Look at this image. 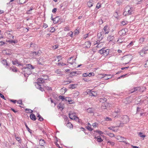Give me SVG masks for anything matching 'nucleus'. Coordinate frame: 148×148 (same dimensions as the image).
I'll use <instances>...</instances> for the list:
<instances>
[{"label":"nucleus","instance_id":"aec40b11","mask_svg":"<svg viewBox=\"0 0 148 148\" xmlns=\"http://www.w3.org/2000/svg\"><path fill=\"white\" fill-rule=\"evenodd\" d=\"M117 138L118 139L120 140V142H124L125 141V138L123 137L119 136L117 137Z\"/></svg>","mask_w":148,"mask_h":148},{"label":"nucleus","instance_id":"a211bd4d","mask_svg":"<svg viewBox=\"0 0 148 148\" xmlns=\"http://www.w3.org/2000/svg\"><path fill=\"white\" fill-rule=\"evenodd\" d=\"M30 117L31 119L33 120H36V117L35 115L34 114H31L30 116Z\"/></svg>","mask_w":148,"mask_h":148},{"label":"nucleus","instance_id":"72a5a7b5","mask_svg":"<svg viewBox=\"0 0 148 148\" xmlns=\"http://www.w3.org/2000/svg\"><path fill=\"white\" fill-rule=\"evenodd\" d=\"M64 101H68L69 102H70L71 101V98L68 97H65Z\"/></svg>","mask_w":148,"mask_h":148},{"label":"nucleus","instance_id":"13d9d810","mask_svg":"<svg viewBox=\"0 0 148 148\" xmlns=\"http://www.w3.org/2000/svg\"><path fill=\"white\" fill-rule=\"evenodd\" d=\"M97 125H98V123H93L92 124V126L94 127H97Z\"/></svg>","mask_w":148,"mask_h":148},{"label":"nucleus","instance_id":"864d4df0","mask_svg":"<svg viewBox=\"0 0 148 148\" xmlns=\"http://www.w3.org/2000/svg\"><path fill=\"white\" fill-rule=\"evenodd\" d=\"M127 23V21H123L121 22V24L123 25H126Z\"/></svg>","mask_w":148,"mask_h":148},{"label":"nucleus","instance_id":"f704fd0d","mask_svg":"<svg viewBox=\"0 0 148 148\" xmlns=\"http://www.w3.org/2000/svg\"><path fill=\"white\" fill-rule=\"evenodd\" d=\"M114 127H109L108 128V129L109 130H111L114 132H116L117 131V130L114 129Z\"/></svg>","mask_w":148,"mask_h":148},{"label":"nucleus","instance_id":"c9c22d12","mask_svg":"<svg viewBox=\"0 0 148 148\" xmlns=\"http://www.w3.org/2000/svg\"><path fill=\"white\" fill-rule=\"evenodd\" d=\"M71 82V81L69 80L64 81L63 82V84L64 85H66L70 84Z\"/></svg>","mask_w":148,"mask_h":148},{"label":"nucleus","instance_id":"69168bd1","mask_svg":"<svg viewBox=\"0 0 148 148\" xmlns=\"http://www.w3.org/2000/svg\"><path fill=\"white\" fill-rule=\"evenodd\" d=\"M145 88H140V89L139 90H138V91L140 92H142L144 90H145Z\"/></svg>","mask_w":148,"mask_h":148},{"label":"nucleus","instance_id":"f3484780","mask_svg":"<svg viewBox=\"0 0 148 148\" xmlns=\"http://www.w3.org/2000/svg\"><path fill=\"white\" fill-rule=\"evenodd\" d=\"M93 1L92 0H90L87 2V5L89 7H90L92 6Z\"/></svg>","mask_w":148,"mask_h":148},{"label":"nucleus","instance_id":"5701e85b","mask_svg":"<svg viewBox=\"0 0 148 148\" xmlns=\"http://www.w3.org/2000/svg\"><path fill=\"white\" fill-rule=\"evenodd\" d=\"M144 51L143 49L139 53L140 55L142 57H143L145 56L144 53Z\"/></svg>","mask_w":148,"mask_h":148},{"label":"nucleus","instance_id":"09e8293b","mask_svg":"<svg viewBox=\"0 0 148 148\" xmlns=\"http://www.w3.org/2000/svg\"><path fill=\"white\" fill-rule=\"evenodd\" d=\"M25 111L27 112H29V113H32L33 112L32 110L29 109H26Z\"/></svg>","mask_w":148,"mask_h":148},{"label":"nucleus","instance_id":"6e6552de","mask_svg":"<svg viewBox=\"0 0 148 148\" xmlns=\"http://www.w3.org/2000/svg\"><path fill=\"white\" fill-rule=\"evenodd\" d=\"M35 86L37 88L39 89L41 91H43L44 89L41 87V85L38 83H36Z\"/></svg>","mask_w":148,"mask_h":148},{"label":"nucleus","instance_id":"5fc2aeb1","mask_svg":"<svg viewBox=\"0 0 148 148\" xmlns=\"http://www.w3.org/2000/svg\"><path fill=\"white\" fill-rule=\"evenodd\" d=\"M77 73V72H71L70 73V74L72 75L73 76H75Z\"/></svg>","mask_w":148,"mask_h":148},{"label":"nucleus","instance_id":"603ef678","mask_svg":"<svg viewBox=\"0 0 148 148\" xmlns=\"http://www.w3.org/2000/svg\"><path fill=\"white\" fill-rule=\"evenodd\" d=\"M108 135L110 137H112L114 136V134L111 133H108Z\"/></svg>","mask_w":148,"mask_h":148},{"label":"nucleus","instance_id":"473e14b6","mask_svg":"<svg viewBox=\"0 0 148 148\" xmlns=\"http://www.w3.org/2000/svg\"><path fill=\"white\" fill-rule=\"evenodd\" d=\"M123 0H116V2L117 4L120 5L123 2Z\"/></svg>","mask_w":148,"mask_h":148},{"label":"nucleus","instance_id":"dca6fc26","mask_svg":"<svg viewBox=\"0 0 148 148\" xmlns=\"http://www.w3.org/2000/svg\"><path fill=\"white\" fill-rule=\"evenodd\" d=\"M69 117L72 119H73L75 117V114L72 113H69Z\"/></svg>","mask_w":148,"mask_h":148},{"label":"nucleus","instance_id":"ddd939ff","mask_svg":"<svg viewBox=\"0 0 148 148\" xmlns=\"http://www.w3.org/2000/svg\"><path fill=\"white\" fill-rule=\"evenodd\" d=\"M103 55L106 56H107L109 53V49H106L105 48H104L103 50Z\"/></svg>","mask_w":148,"mask_h":148},{"label":"nucleus","instance_id":"a19ab883","mask_svg":"<svg viewBox=\"0 0 148 148\" xmlns=\"http://www.w3.org/2000/svg\"><path fill=\"white\" fill-rule=\"evenodd\" d=\"M41 53V51L40 50L37 53L36 52L34 51L33 53L34 54V55L35 54V55H38L39 56V54H40Z\"/></svg>","mask_w":148,"mask_h":148},{"label":"nucleus","instance_id":"ea45409f","mask_svg":"<svg viewBox=\"0 0 148 148\" xmlns=\"http://www.w3.org/2000/svg\"><path fill=\"white\" fill-rule=\"evenodd\" d=\"M26 67L27 68L29 69H30V70H31V69H34V68H33L32 66L29 64H27L26 66Z\"/></svg>","mask_w":148,"mask_h":148},{"label":"nucleus","instance_id":"7c9ffc66","mask_svg":"<svg viewBox=\"0 0 148 148\" xmlns=\"http://www.w3.org/2000/svg\"><path fill=\"white\" fill-rule=\"evenodd\" d=\"M37 117L38 118V120L40 121H42L43 120V119L41 117V116L39 114H38Z\"/></svg>","mask_w":148,"mask_h":148},{"label":"nucleus","instance_id":"c756f323","mask_svg":"<svg viewBox=\"0 0 148 148\" xmlns=\"http://www.w3.org/2000/svg\"><path fill=\"white\" fill-rule=\"evenodd\" d=\"M96 138V137H95ZM97 141L99 142H101L103 141V140L99 136H98L97 137Z\"/></svg>","mask_w":148,"mask_h":148},{"label":"nucleus","instance_id":"9b49d317","mask_svg":"<svg viewBox=\"0 0 148 148\" xmlns=\"http://www.w3.org/2000/svg\"><path fill=\"white\" fill-rule=\"evenodd\" d=\"M73 58V57H71L68 60V62L69 63L71 64H73L74 63L76 60V59H75L72 60V61H71V59Z\"/></svg>","mask_w":148,"mask_h":148},{"label":"nucleus","instance_id":"c85d7f7f","mask_svg":"<svg viewBox=\"0 0 148 148\" xmlns=\"http://www.w3.org/2000/svg\"><path fill=\"white\" fill-rule=\"evenodd\" d=\"M2 63L4 65L6 64V66H8L9 65L7 62L6 60H3L1 61Z\"/></svg>","mask_w":148,"mask_h":148},{"label":"nucleus","instance_id":"0e129e2a","mask_svg":"<svg viewBox=\"0 0 148 148\" xmlns=\"http://www.w3.org/2000/svg\"><path fill=\"white\" fill-rule=\"evenodd\" d=\"M58 107L59 108H62V109L64 108L63 106L60 103L58 104Z\"/></svg>","mask_w":148,"mask_h":148},{"label":"nucleus","instance_id":"3c124183","mask_svg":"<svg viewBox=\"0 0 148 148\" xmlns=\"http://www.w3.org/2000/svg\"><path fill=\"white\" fill-rule=\"evenodd\" d=\"M103 50H104V48H103L100 50H99V53L101 54H103L104 52L103 51Z\"/></svg>","mask_w":148,"mask_h":148},{"label":"nucleus","instance_id":"423d86ee","mask_svg":"<svg viewBox=\"0 0 148 148\" xmlns=\"http://www.w3.org/2000/svg\"><path fill=\"white\" fill-rule=\"evenodd\" d=\"M124 124L125 123H124L122 122V121H117L116 122V124L117 125V127H123Z\"/></svg>","mask_w":148,"mask_h":148},{"label":"nucleus","instance_id":"8fccbe9b","mask_svg":"<svg viewBox=\"0 0 148 148\" xmlns=\"http://www.w3.org/2000/svg\"><path fill=\"white\" fill-rule=\"evenodd\" d=\"M86 128L87 129H88V130L90 131H92V130H93V129H92L91 127H90L89 126H87L86 127Z\"/></svg>","mask_w":148,"mask_h":148},{"label":"nucleus","instance_id":"f257e3e1","mask_svg":"<svg viewBox=\"0 0 148 148\" xmlns=\"http://www.w3.org/2000/svg\"><path fill=\"white\" fill-rule=\"evenodd\" d=\"M134 9L133 7L127 5L125 8V11L123 14L125 15L131 14L134 13Z\"/></svg>","mask_w":148,"mask_h":148},{"label":"nucleus","instance_id":"e2e57ef3","mask_svg":"<svg viewBox=\"0 0 148 148\" xmlns=\"http://www.w3.org/2000/svg\"><path fill=\"white\" fill-rule=\"evenodd\" d=\"M79 33V31L78 30L76 29L75 31L74 34L76 35Z\"/></svg>","mask_w":148,"mask_h":148},{"label":"nucleus","instance_id":"c03bdc74","mask_svg":"<svg viewBox=\"0 0 148 148\" xmlns=\"http://www.w3.org/2000/svg\"><path fill=\"white\" fill-rule=\"evenodd\" d=\"M105 120L106 121H111L112 120L111 119L108 117H106V118H105Z\"/></svg>","mask_w":148,"mask_h":148},{"label":"nucleus","instance_id":"cd10ccee","mask_svg":"<svg viewBox=\"0 0 148 148\" xmlns=\"http://www.w3.org/2000/svg\"><path fill=\"white\" fill-rule=\"evenodd\" d=\"M53 22L55 23H57L58 22V17H56L53 18Z\"/></svg>","mask_w":148,"mask_h":148},{"label":"nucleus","instance_id":"774afa93","mask_svg":"<svg viewBox=\"0 0 148 148\" xmlns=\"http://www.w3.org/2000/svg\"><path fill=\"white\" fill-rule=\"evenodd\" d=\"M144 41V38H141L139 39V41L140 43L143 42Z\"/></svg>","mask_w":148,"mask_h":148},{"label":"nucleus","instance_id":"6e6d98bb","mask_svg":"<svg viewBox=\"0 0 148 148\" xmlns=\"http://www.w3.org/2000/svg\"><path fill=\"white\" fill-rule=\"evenodd\" d=\"M58 60V62H59L60 60H61V56H58L57 57V59H56Z\"/></svg>","mask_w":148,"mask_h":148},{"label":"nucleus","instance_id":"f03ea898","mask_svg":"<svg viewBox=\"0 0 148 148\" xmlns=\"http://www.w3.org/2000/svg\"><path fill=\"white\" fill-rule=\"evenodd\" d=\"M122 60L124 64H126L128 63L132 60V56L131 55H126L122 58Z\"/></svg>","mask_w":148,"mask_h":148},{"label":"nucleus","instance_id":"a878e982","mask_svg":"<svg viewBox=\"0 0 148 148\" xmlns=\"http://www.w3.org/2000/svg\"><path fill=\"white\" fill-rule=\"evenodd\" d=\"M41 77H42V79L44 81L45 80L47 79L48 78V76L47 75H42V76H41Z\"/></svg>","mask_w":148,"mask_h":148},{"label":"nucleus","instance_id":"37998d69","mask_svg":"<svg viewBox=\"0 0 148 148\" xmlns=\"http://www.w3.org/2000/svg\"><path fill=\"white\" fill-rule=\"evenodd\" d=\"M19 3L22 4L25 2L26 0H19Z\"/></svg>","mask_w":148,"mask_h":148},{"label":"nucleus","instance_id":"4c0bfd02","mask_svg":"<svg viewBox=\"0 0 148 148\" xmlns=\"http://www.w3.org/2000/svg\"><path fill=\"white\" fill-rule=\"evenodd\" d=\"M9 42L11 44H13V43L16 44L17 42V40H10Z\"/></svg>","mask_w":148,"mask_h":148},{"label":"nucleus","instance_id":"39448f33","mask_svg":"<svg viewBox=\"0 0 148 148\" xmlns=\"http://www.w3.org/2000/svg\"><path fill=\"white\" fill-rule=\"evenodd\" d=\"M121 118L123 120L122 122L124 123L125 124L127 123L129 121V118L127 115L123 116Z\"/></svg>","mask_w":148,"mask_h":148},{"label":"nucleus","instance_id":"6ab92c4d","mask_svg":"<svg viewBox=\"0 0 148 148\" xmlns=\"http://www.w3.org/2000/svg\"><path fill=\"white\" fill-rule=\"evenodd\" d=\"M89 95L91 96L96 97L97 95V93L94 91H92L91 93L89 94Z\"/></svg>","mask_w":148,"mask_h":148},{"label":"nucleus","instance_id":"e433bc0d","mask_svg":"<svg viewBox=\"0 0 148 148\" xmlns=\"http://www.w3.org/2000/svg\"><path fill=\"white\" fill-rule=\"evenodd\" d=\"M75 86L76 85L75 84H71L69 85V88L71 89H73L75 87Z\"/></svg>","mask_w":148,"mask_h":148},{"label":"nucleus","instance_id":"2eb2a0df","mask_svg":"<svg viewBox=\"0 0 148 148\" xmlns=\"http://www.w3.org/2000/svg\"><path fill=\"white\" fill-rule=\"evenodd\" d=\"M44 82V81L42 79V77L41 78H38L37 79V82L36 83H38L39 84L40 83L42 84Z\"/></svg>","mask_w":148,"mask_h":148},{"label":"nucleus","instance_id":"680f3d73","mask_svg":"<svg viewBox=\"0 0 148 148\" xmlns=\"http://www.w3.org/2000/svg\"><path fill=\"white\" fill-rule=\"evenodd\" d=\"M91 90L89 89L87 90L86 91L87 94H88L89 95V94L91 93Z\"/></svg>","mask_w":148,"mask_h":148},{"label":"nucleus","instance_id":"412c9836","mask_svg":"<svg viewBox=\"0 0 148 148\" xmlns=\"http://www.w3.org/2000/svg\"><path fill=\"white\" fill-rule=\"evenodd\" d=\"M38 63L39 64L43 65L44 64V61H42V58H40L38 61Z\"/></svg>","mask_w":148,"mask_h":148},{"label":"nucleus","instance_id":"bb28decb","mask_svg":"<svg viewBox=\"0 0 148 148\" xmlns=\"http://www.w3.org/2000/svg\"><path fill=\"white\" fill-rule=\"evenodd\" d=\"M140 88L139 87H135L134 88V90L133 91H132L131 92V93L136 92V91H138V90H140Z\"/></svg>","mask_w":148,"mask_h":148},{"label":"nucleus","instance_id":"49530a36","mask_svg":"<svg viewBox=\"0 0 148 148\" xmlns=\"http://www.w3.org/2000/svg\"><path fill=\"white\" fill-rule=\"evenodd\" d=\"M12 64L14 65H16V64H20L18 63V61L17 60H15L14 61H12Z\"/></svg>","mask_w":148,"mask_h":148},{"label":"nucleus","instance_id":"338daca9","mask_svg":"<svg viewBox=\"0 0 148 148\" xmlns=\"http://www.w3.org/2000/svg\"><path fill=\"white\" fill-rule=\"evenodd\" d=\"M144 51H148V47H145L142 49Z\"/></svg>","mask_w":148,"mask_h":148},{"label":"nucleus","instance_id":"de8ad7c7","mask_svg":"<svg viewBox=\"0 0 148 148\" xmlns=\"http://www.w3.org/2000/svg\"><path fill=\"white\" fill-rule=\"evenodd\" d=\"M59 98L60 99H62L63 101H64L65 98L64 96H59Z\"/></svg>","mask_w":148,"mask_h":148},{"label":"nucleus","instance_id":"79ce46f5","mask_svg":"<svg viewBox=\"0 0 148 148\" xmlns=\"http://www.w3.org/2000/svg\"><path fill=\"white\" fill-rule=\"evenodd\" d=\"M67 126L68 127H69L70 128H71L73 127L72 125L70 123H68L67 124Z\"/></svg>","mask_w":148,"mask_h":148},{"label":"nucleus","instance_id":"bf43d9fd","mask_svg":"<svg viewBox=\"0 0 148 148\" xmlns=\"http://www.w3.org/2000/svg\"><path fill=\"white\" fill-rule=\"evenodd\" d=\"M95 132L98 133L100 135L103 134V132H101V131H99V130H97L95 131Z\"/></svg>","mask_w":148,"mask_h":148},{"label":"nucleus","instance_id":"20e7f679","mask_svg":"<svg viewBox=\"0 0 148 148\" xmlns=\"http://www.w3.org/2000/svg\"><path fill=\"white\" fill-rule=\"evenodd\" d=\"M104 34H108L109 32V28L107 26H105L103 28L102 31Z\"/></svg>","mask_w":148,"mask_h":148},{"label":"nucleus","instance_id":"393cba45","mask_svg":"<svg viewBox=\"0 0 148 148\" xmlns=\"http://www.w3.org/2000/svg\"><path fill=\"white\" fill-rule=\"evenodd\" d=\"M87 112L88 113H93L94 112V110L91 108H89L87 109Z\"/></svg>","mask_w":148,"mask_h":148},{"label":"nucleus","instance_id":"2f4dec72","mask_svg":"<svg viewBox=\"0 0 148 148\" xmlns=\"http://www.w3.org/2000/svg\"><path fill=\"white\" fill-rule=\"evenodd\" d=\"M107 143L109 144V145H111L112 146H113L114 144V142L110 140L108 141Z\"/></svg>","mask_w":148,"mask_h":148},{"label":"nucleus","instance_id":"9d476101","mask_svg":"<svg viewBox=\"0 0 148 148\" xmlns=\"http://www.w3.org/2000/svg\"><path fill=\"white\" fill-rule=\"evenodd\" d=\"M114 38V36L112 35H109L107 38V40L108 41H110L112 40Z\"/></svg>","mask_w":148,"mask_h":148},{"label":"nucleus","instance_id":"58836bf2","mask_svg":"<svg viewBox=\"0 0 148 148\" xmlns=\"http://www.w3.org/2000/svg\"><path fill=\"white\" fill-rule=\"evenodd\" d=\"M25 125L27 129L28 130V132H30V133H32V130L29 129V128L28 127L27 125V124L25 123Z\"/></svg>","mask_w":148,"mask_h":148},{"label":"nucleus","instance_id":"a18cd8bd","mask_svg":"<svg viewBox=\"0 0 148 148\" xmlns=\"http://www.w3.org/2000/svg\"><path fill=\"white\" fill-rule=\"evenodd\" d=\"M73 34V32L72 31H70V32H69V33L67 35V36H70L71 37H72Z\"/></svg>","mask_w":148,"mask_h":148},{"label":"nucleus","instance_id":"f8f14e48","mask_svg":"<svg viewBox=\"0 0 148 148\" xmlns=\"http://www.w3.org/2000/svg\"><path fill=\"white\" fill-rule=\"evenodd\" d=\"M126 33V32L124 29H122L119 32V35L121 36L124 35Z\"/></svg>","mask_w":148,"mask_h":148},{"label":"nucleus","instance_id":"7ed1b4c3","mask_svg":"<svg viewBox=\"0 0 148 148\" xmlns=\"http://www.w3.org/2000/svg\"><path fill=\"white\" fill-rule=\"evenodd\" d=\"M22 70L27 75H29L31 73V70L26 67H24L22 68Z\"/></svg>","mask_w":148,"mask_h":148},{"label":"nucleus","instance_id":"4468645a","mask_svg":"<svg viewBox=\"0 0 148 148\" xmlns=\"http://www.w3.org/2000/svg\"><path fill=\"white\" fill-rule=\"evenodd\" d=\"M39 144L41 146H43L45 144V142L44 140L41 139L39 141Z\"/></svg>","mask_w":148,"mask_h":148},{"label":"nucleus","instance_id":"b1692460","mask_svg":"<svg viewBox=\"0 0 148 148\" xmlns=\"http://www.w3.org/2000/svg\"><path fill=\"white\" fill-rule=\"evenodd\" d=\"M138 135L140 137L142 138H144L145 137V136L143 134V133L142 132L138 133Z\"/></svg>","mask_w":148,"mask_h":148},{"label":"nucleus","instance_id":"0eeeda50","mask_svg":"<svg viewBox=\"0 0 148 148\" xmlns=\"http://www.w3.org/2000/svg\"><path fill=\"white\" fill-rule=\"evenodd\" d=\"M104 34L103 32H101L98 34L97 38L99 40H101L103 37Z\"/></svg>","mask_w":148,"mask_h":148},{"label":"nucleus","instance_id":"4be33fe9","mask_svg":"<svg viewBox=\"0 0 148 148\" xmlns=\"http://www.w3.org/2000/svg\"><path fill=\"white\" fill-rule=\"evenodd\" d=\"M99 100L100 102L103 103L106 101L107 99L105 98H101Z\"/></svg>","mask_w":148,"mask_h":148},{"label":"nucleus","instance_id":"1a4fd4ad","mask_svg":"<svg viewBox=\"0 0 148 148\" xmlns=\"http://www.w3.org/2000/svg\"><path fill=\"white\" fill-rule=\"evenodd\" d=\"M84 45L85 46V48H88L90 47L91 45V43L89 41H87L85 42Z\"/></svg>","mask_w":148,"mask_h":148},{"label":"nucleus","instance_id":"4d7b16f0","mask_svg":"<svg viewBox=\"0 0 148 148\" xmlns=\"http://www.w3.org/2000/svg\"><path fill=\"white\" fill-rule=\"evenodd\" d=\"M120 112V110L119 109H117V110H115L114 111L115 113H116L117 114L118 113H119Z\"/></svg>","mask_w":148,"mask_h":148},{"label":"nucleus","instance_id":"052dcab7","mask_svg":"<svg viewBox=\"0 0 148 148\" xmlns=\"http://www.w3.org/2000/svg\"><path fill=\"white\" fill-rule=\"evenodd\" d=\"M101 7V5L99 3H98L96 5V8L98 9L99 8Z\"/></svg>","mask_w":148,"mask_h":148}]
</instances>
